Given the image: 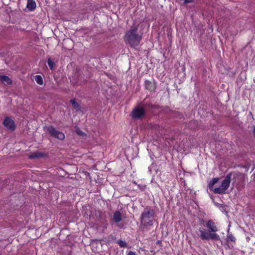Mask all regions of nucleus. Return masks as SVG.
Here are the masks:
<instances>
[{
	"label": "nucleus",
	"mask_w": 255,
	"mask_h": 255,
	"mask_svg": "<svg viewBox=\"0 0 255 255\" xmlns=\"http://www.w3.org/2000/svg\"><path fill=\"white\" fill-rule=\"evenodd\" d=\"M145 115V109L142 107H137L131 112L130 117L132 119H139L143 117Z\"/></svg>",
	"instance_id": "obj_6"
},
{
	"label": "nucleus",
	"mask_w": 255,
	"mask_h": 255,
	"mask_svg": "<svg viewBox=\"0 0 255 255\" xmlns=\"http://www.w3.org/2000/svg\"><path fill=\"white\" fill-rule=\"evenodd\" d=\"M227 239L228 241H231V242H233L234 243L235 242L236 239L234 237V236L232 234H228L227 235Z\"/></svg>",
	"instance_id": "obj_18"
},
{
	"label": "nucleus",
	"mask_w": 255,
	"mask_h": 255,
	"mask_svg": "<svg viewBox=\"0 0 255 255\" xmlns=\"http://www.w3.org/2000/svg\"><path fill=\"white\" fill-rule=\"evenodd\" d=\"M128 255H136V253L132 251H129L128 253Z\"/></svg>",
	"instance_id": "obj_21"
},
{
	"label": "nucleus",
	"mask_w": 255,
	"mask_h": 255,
	"mask_svg": "<svg viewBox=\"0 0 255 255\" xmlns=\"http://www.w3.org/2000/svg\"><path fill=\"white\" fill-rule=\"evenodd\" d=\"M155 211L149 207H146L140 217L141 227L143 228L152 225L154 221Z\"/></svg>",
	"instance_id": "obj_2"
},
{
	"label": "nucleus",
	"mask_w": 255,
	"mask_h": 255,
	"mask_svg": "<svg viewBox=\"0 0 255 255\" xmlns=\"http://www.w3.org/2000/svg\"><path fill=\"white\" fill-rule=\"evenodd\" d=\"M77 132L79 135H83L84 134V132L80 130H77Z\"/></svg>",
	"instance_id": "obj_20"
},
{
	"label": "nucleus",
	"mask_w": 255,
	"mask_h": 255,
	"mask_svg": "<svg viewBox=\"0 0 255 255\" xmlns=\"http://www.w3.org/2000/svg\"><path fill=\"white\" fill-rule=\"evenodd\" d=\"M144 86L145 89L150 91H155L156 88V84L154 81L146 80L144 82Z\"/></svg>",
	"instance_id": "obj_8"
},
{
	"label": "nucleus",
	"mask_w": 255,
	"mask_h": 255,
	"mask_svg": "<svg viewBox=\"0 0 255 255\" xmlns=\"http://www.w3.org/2000/svg\"><path fill=\"white\" fill-rule=\"evenodd\" d=\"M207 227L208 228L211 232L215 233L218 231L217 226L215 223L212 220H209L207 223Z\"/></svg>",
	"instance_id": "obj_10"
},
{
	"label": "nucleus",
	"mask_w": 255,
	"mask_h": 255,
	"mask_svg": "<svg viewBox=\"0 0 255 255\" xmlns=\"http://www.w3.org/2000/svg\"><path fill=\"white\" fill-rule=\"evenodd\" d=\"M47 131L51 136L60 140H63L65 138V134L55 129L53 126H49L47 128Z\"/></svg>",
	"instance_id": "obj_5"
},
{
	"label": "nucleus",
	"mask_w": 255,
	"mask_h": 255,
	"mask_svg": "<svg viewBox=\"0 0 255 255\" xmlns=\"http://www.w3.org/2000/svg\"><path fill=\"white\" fill-rule=\"evenodd\" d=\"M199 231L200 233V237L202 240H219L220 239L219 236L215 233H210V231H207L203 228H200Z\"/></svg>",
	"instance_id": "obj_4"
},
{
	"label": "nucleus",
	"mask_w": 255,
	"mask_h": 255,
	"mask_svg": "<svg viewBox=\"0 0 255 255\" xmlns=\"http://www.w3.org/2000/svg\"><path fill=\"white\" fill-rule=\"evenodd\" d=\"M232 173L228 174L225 177V179L222 182L221 186L218 188H215L213 189V191L215 194H223L229 188L231 179Z\"/></svg>",
	"instance_id": "obj_3"
},
{
	"label": "nucleus",
	"mask_w": 255,
	"mask_h": 255,
	"mask_svg": "<svg viewBox=\"0 0 255 255\" xmlns=\"http://www.w3.org/2000/svg\"><path fill=\"white\" fill-rule=\"evenodd\" d=\"M0 80L8 85H11L12 83V80L6 75H0Z\"/></svg>",
	"instance_id": "obj_12"
},
{
	"label": "nucleus",
	"mask_w": 255,
	"mask_h": 255,
	"mask_svg": "<svg viewBox=\"0 0 255 255\" xmlns=\"http://www.w3.org/2000/svg\"><path fill=\"white\" fill-rule=\"evenodd\" d=\"M47 64L51 70H52L55 66L54 62L51 59V58H48L47 59Z\"/></svg>",
	"instance_id": "obj_17"
},
{
	"label": "nucleus",
	"mask_w": 255,
	"mask_h": 255,
	"mask_svg": "<svg viewBox=\"0 0 255 255\" xmlns=\"http://www.w3.org/2000/svg\"><path fill=\"white\" fill-rule=\"evenodd\" d=\"M219 179V178H214L213 179L212 181H211L209 183V185H208V186H209V188H210V189H212L214 185H215V184H216L218 181Z\"/></svg>",
	"instance_id": "obj_15"
},
{
	"label": "nucleus",
	"mask_w": 255,
	"mask_h": 255,
	"mask_svg": "<svg viewBox=\"0 0 255 255\" xmlns=\"http://www.w3.org/2000/svg\"><path fill=\"white\" fill-rule=\"evenodd\" d=\"M113 219L116 223H119L122 220V215L120 211H116L113 215Z\"/></svg>",
	"instance_id": "obj_13"
},
{
	"label": "nucleus",
	"mask_w": 255,
	"mask_h": 255,
	"mask_svg": "<svg viewBox=\"0 0 255 255\" xmlns=\"http://www.w3.org/2000/svg\"><path fill=\"white\" fill-rule=\"evenodd\" d=\"M27 7L30 11H32L35 9L36 4L34 0H27Z\"/></svg>",
	"instance_id": "obj_11"
},
{
	"label": "nucleus",
	"mask_w": 255,
	"mask_h": 255,
	"mask_svg": "<svg viewBox=\"0 0 255 255\" xmlns=\"http://www.w3.org/2000/svg\"><path fill=\"white\" fill-rule=\"evenodd\" d=\"M47 154L42 151H37L35 152L32 153L29 155V158H42L45 157Z\"/></svg>",
	"instance_id": "obj_9"
},
{
	"label": "nucleus",
	"mask_w": 255,
	"mask_h": 255,
	"mask_svg": "<svg viewBox=\"0 0 255 255\" xmlns=\"http://www.w3.org/2000/svg\"><path fill=\"white\" fill-rule=\"evenodd\" d=\"M3 126L8 129L13 131L15 129L14 122L10 117H6L3 121Z\"/></svg>",
	"instance_id": "obj_7"
},
{
	"label": "nucleus",
	"mask_w": 255,
	"mask_h": 255,
	"mask_svg": "<svg viewBox=\"0 0 255 255\" xmlns=\"http://www.w3.org/2000/svg\"><path fill=\"white\" fill-rule=\"evenodd\" d=\"M253 133L254 135H255V126H254L253 127Z\"/></svg>",
	"instance_id": "obj_22"
},
{
	"label": "nucleus",
	"mask_w": 255,
	"mask_h": 255,
	"mask_svg": "<svg viewBox=\"0 0 255 255\" xmlns=\"http://www.w3.org/2000/svg\"><path fill=\"white\" fill-rule=\"evenodd\" d=\"M118 244L121 247L123 248L126 247L127 246V243L125 241H123L122 240H119L118 241Z\"/></svg>",
	"instance_id": "obj_19"
},
{
	"label": "nucleus",
	"mask_w": 255,
	"mask_h": 255,
	"mask_svg": "<svg viewBox=\"0 0 255 255\" xmlns=\"http://www.w3.org/2000/svg\"><path fill=\"white\" fill-rule=\"evenodd\" d=\"M35 80L36 83L39 85H42L43 84V81L42 77L40 75H36L35 77Z\"/></svg>",
	"instance_id": "obj_16"
},
{
	"label": "nucleus",
	"mask_w": 255,
	"mask_h": 255,
	"mask_svg": "<svg viewBox=\"0 0 255 255\" xmlns=\"http://www.w3.org/2000/svg\"><path fill=\"white\" fill-rule=\"evenodd\" d=\"M142 37V33L138 32V25L131 27L126 33L124 37L125 43L131 48L138 46Z\"/></svg>",
	"instance_id": "obj_1"
},
{
	"label": "nucleus",
	"mask_w": 255,
	"mask_h": 255,
	"mask_svg": "<svg viewBox=\"0 0 255 255\" xmlns=\"http://www.w3.org/2000/svg\"><path fill=\"white\" fill-rule=\"evenodd\" d=\"M70 103H71L73 108L76 110V111H80L81 109V106L80 105L75 101V99H71L70 101Z\"/></svg>",
	"instance_id": "obj_14"
}]
</instances>
